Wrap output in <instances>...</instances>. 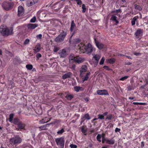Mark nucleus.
<instances>
[{"label": "nucleus", "mask_w": 148, "mask_h": 148, "mask_svg": "<svg viewBox=\"0 0 148 148\" xmlns=\"http://www.w3.org/2000/svg\"><path fill=\"white\" fill-rule=\"evenodd\" d=\"M80 76L81 78L82 82L87 81L90 75V72L88 70L87 66L86 65H82L79 69Z\"/></svg>", "instance_id": "1"}, {"label": "nucleus", "mask_w": 148, "mask_h": 148, "mask_svg": "<svg viewBox=\"0 0 148 148\" xmlns=\"http://www.w3.org/2000/svg\"><path fill=\"white\" fill-rule=\"evenodd\" d=\"M78 49L80 50L81 52L86 53L87 54L91 53L95 49L89 43L85 45L84 43L81 42L78 45Z\"/></svg>", "instance_id": "2"}, {"label": "nucleus", "mask_w": 148, "mask_h": 148, "mask_svg": "<svg viewBox=\"0 0 148 148\" xmlns=\"http://www.w3.org/2000/svg\"><path fill=\"white\" fill-rule=\"evenodd\" d=\"M0 32L4 36H7L12 34V30L10 29L6 26L2 25L0 27Z\"/></svg>", "instance_id": "3"}, {"label": "nucleus", "mask_w": 148, "mask_h": 148, "mask_svg": "<svg viewBox=\"0 0 148 148\" xmlns=\"http://www.w3.org/2000/svg\"><path fill=\"white\" fill-rule=\"evenodd\" d=\"M22 141V138L18 135L11 138L10 140V143L12 145H16L20 144Z\"/></svg>", "instance_id": "4"}, {"label": "nucleus", "mask_w": 148, "mask_h": 148, "mask_svg": "<svg viewBox=\"0 0 148 148\" xmlns=\"http://www.w3.org/2000/svg\"><path fill=\"white\" fill-rule=\"evenodd\" d=\"M66 30H62L60 34L55 39V41L58 43L62 42L67 34Z\"/></svg>", "instance_id": "5"}, {"label": "nucleus", "mask_w": 148, "mask_h": 148, "mask_svg": "<svg viewBox=\"0 0 148 148\" xmlns=\"http://www.w3.org/2000/svg\"><path fill=\"white\" fill-rule=\"evenodd\" d=\"M55 142L59 147L60 148H64L65 142L64 137H61L56 138Z\"/></svg>", "instance_id": "6"}, {"label": "nucleus", "mask_w": 148, "mask_h": 148, "mask_svg": "<svg viewBox=\"0 0 148 148\" xmlns=\"http://www.w3.org/2000/svg\"><path fill=\"white\" fill-rule=\"evenodd\" d=\"M13 6V3L7 2H3L2 5V6L3 9L7 11L11 8Z\"/></svg>", "instance_id": "7"}, {"label": "nucleus", "mask_w": 148, "mask_h": 148, "mask_svg": "<svg viewBox=\"0 0 148 148\" xmlns=\"http://www.w3.org/2000/svg\"><path fill=\"white\" fill-rule=\"evenodd\" d=\"M53 123H47L40 126L38 127V128L39 129V130L40 131L47 130H48V127H49L50 125Z\"/></svg>", "instance_id": "8"}, {"label": "nucleus", "mask_w": 148, "mask_h": 148, "mask_svg": "<svg viewBox=\"0 0 148 148\" xmlns=\"http://www.w3.org/2000/svg\"><path fill=\"white\" fill-rule=\"evenodd\" d=\"M97 93L98 95H109L108 91L105 89L98 90L97 91Z\"/></svg>", "instance_id": "9"}, {"label": "nucleus", "mask_w": 148, "mask_h": 148, "mask_svg": "<svg viewBox=\"0 0 148 148\" xmlns=\"http://www.w3.org/2000/svg\"><path fill=\"white\" fill-rule=\"evenodd\" d=\"M143 30L140 28L138 29L135 32L134 35L136 37L139 38L140 36H142L143 35Z\"/></svg>", "instance_id": "10"}, {"label": "nucleus", "mask_w": 148, "mask_h": 148, "mask_svg": "<svg viewBox=\"0 0 148 148\" xmlns=\"http://www.w3.org/2000/svg\"><path fill=\"white\" fill-rule=\"evenodd\" d=\"M94 39L95 44L99 49L101 50L104 47V45L103 44L99 42L96 38H94Z\"/></svg>", "instance_id": "11"}, {"label": "nucleus", "mask_w": 148, "mask_h": 148, "mask_svg": "<svg viewBox=\"0 0 148 148\" xmlns=\"http://www.w3.org/2000/svg\"><path fill=\"white\" fill-rule=\"evenodd\" d=\"M58 53L61 58H65L67 56L66 50L64 49L59 50Z\"/></svg>", "instance_id": "12"}, {"label": "nucleus", "mask_w": 148, "mask_h": 148, "mask_svg": "<svg viewBox=\"0 0 148 148\" xmlns=\"http://www.w3.org/2000/svg\"><path fill=\"white\" fill-rule=\"evenodd\" d=\"M38 1V0H27V5L29 7L37 3Z\"/></svg>", "instance_id": "13"}, {"label": "nucleus", "mask_w": 148, "mask_h": 148, "mask_svg": "<svg viewBox=\"0 0 148 148\" xmlns=\"http://www.w3.org/2000/svg\"><path fill=\"white\" fill-rule=\"evenodd\" d=\"M24 11V10L23 7L21 5L19 6L18 8V16H22L23 14Z\"/></svg>", "instance_id": "14"}, {"label": "nucleus", "mask_w": 148, "mask_h": 148, "mask_svg": "<svg viewBox=\"0 0 148 148\" xmlns=\"http://www.w3.org/2000/svg\"><path fill=\"white\" fill-rule=\"evenodd\" d=\"M38 25L36 24H28L27 25V27L29 29H33L37 27Z\"/></svg>", "instance_id": "15"}, {"label": "nucleus", "mask_w": 148, "mask_h": 148, "mask_svg": "<svg viewBox=\"0 0 148 148\" xmlns=\"http://www.w3.org/2000/svg\"><path fill=\"white\" fill-rule=\"evenodd\" d=\"M84 60V59L82 58L79 57H75L74 58V62L79 64L83 62Z\"/></svg>", "instance_id": "16"}, {"label": "nucleus", "mask_w": 148, "mask_h": 148, "mask_svg": "<svg viewBox=\"0 0 148 148\" xmlns=\"http://www.w3.org/2000/svg\"><path fill=\"white\" fill-rule=\"evenodd\" d=\"M17 125L18 130H20L24 129L25 126V124L21 121H20Z\"/></svg>", "instance_id": "17"}, {"label": "nucleus", "mask_w": 148, "mask_h": 148, "mask_svg": "<svg viewBox=\"0 0 148 148\" xmlns=\"http://www.w3.org/2000/svg\"><path fill=\"white\" fill-rule=\"evenodd\" d=\"M72 75V73L71 72H69L63 75L62 78L64 79L67 78H71Z\"/></svg>", "instance_id": "18"}, {"label": "nucleus", "mask_w": 148, "mask_h": 148, "mask_svg": "<svg viewBox=\"0 0 148 148\" xmlns=\"http://www.w3.org/2000/svg\"><path fill=\"white\" fill-rule=\"evenodd\" d=\"M117 17L114 15H112L111 17L110 18V20L113 22H115L116 23L115 25H116L119 23V21L117 20Z\"/></svg>", "instance_id": "19"}, {"label": "nucleus", "mask_w": 148, "mask_h": 148, "mask_svg": "<svg viewBox=\"0 0 148 148\" xmlns=\"http://www.w3.org/2000/svg\"><path fill=\"white\" fill-rule=\"evenodd\" d=\"M75 91L78 92L80 91H82L84 90V88L80 86H76L74 87Z\"/></svg>", "instance_id": "20"}, {"label": "nucleus", "mask_w": 148, "mask_h": 148, "mask_svg": "<svg viewBox=\"0 0 148 148\" xmlns=\"http://www.w3.org/2000/svg\"><path fill=\"white\" fill-rule=\"evenodd\" d=\"M41 49V45L40 44H37L34 49V52L36 53L40 51Z\"/></svg>", "instance_id": "21"}, {"label": "nucleus", "mask_w": 148, "mask_h": 148, "mask_svg": "<svg viewBox=\"0 0 148 148\" xmlns=\"http://www.w3.org/2000/svg\"><path fill=\"white\" fill-rule=\"evenodd\" d=\"M76 27V25L74 22L73 20L71 22L70 30L71 32H73L74 29Z\"/></svg>", "instance_id": "22"}, {"label": "nucleus", "mask_w": 148, "mask_h": 148, "mask_svg": "<svg viewBox=\"0 0 148 148\" xmlns=\"http://www.w3.org/2000/svg\"><path fill=\"white\" fill-rule=\"evenodd\" d=\"M73 97L74 96L73 95L69 94H67L65 97L66 99L69 101H70L73 98Z\"/></svg>", "instance_id": "23"}, {"label": "nucleus", "mask_w": 148, "mask_h": 148, "mask_svg": "<svg viewBox=\"0 0 148 148\" xmlns=\"http://www.w3.org/2000/svg\"><path fill=\"white\" fill-rule=\"evenodd\" d=\"M90 119L91 117L87 113L84 114V116L81 119H84V120L85 119L89 120Z\"/></svg>", "instance_id": "24"}, {"label": "nucleus", "mask_w": 148, "mask_h": 148, "mask_svg": "<svg viewBox=\"0 0 148 148\" xmlns=\"http://www.w3.org/2000/svg\"><path fill=\"white\" fill-rule=\"evenodd\" d=\"M115 140L112 139H108L106 142V143L109 145H113L115 143Z\"/></svg>", "instance_id": "25"}, {"label": "nucleus", "mask_w": 148, "mask_h": 148, "mask_svg": "<svg viewBox=\"0 0 148 148\" xmlns=\"http://www.w3.org/2000/svg\"><path fill=\"white\" fill-rule=\"evenodd\" d=\"M47 118V117H45L39 121V123L41 124H44L45 123H47L46 119Z\"/></svg>", "instance_id": "26"}, {"label": "nucleus", "mask_w": 148, "mask_h": 148, "mask_svg": "<svg viewBox=\"0 0 148 148\" xmlns=\"http://www.w3.org/2000/svg\"><path fill=\"white\" fill-rule=\"evenodd\" d=\"M116 61L115 59L114 58H111L108 59V62L110 64H113Z\"/></svg>", "instance_id": "27"}, {"label": "nucleus", "mask_w": 148, "mask_h": 148, "mask_svg": "<svg viewBox=\"0 0 148 148\" xmlns=\"http://www.w3.org/2000/svg\"><path fill=\"white\" fill-rule=\"evenodd\" d=\"M65 132V130L64 128H62L61 130H58L57 132V134L59 135H62L63 133Z\"/></svg>", "instance_id": "28"}, {"label": "nucleus", "mask_w": 148, "mask_h": 148, "mask_svg": "<svg viewBox=\"0 0 148 148\" xmlns=\"http://www.w3.org/2000/svg\"><path fill=\"white\" fill-rule=\"evenodd\" d=\"M135 8L139 11H141L142 10V7L139 5L135 4L134 5Z\"/></svg>", "instance_id": "29"}, {"label": "nucleus", "mask_w": 148, "mask_h": 148, "mask_svg": "<svg viewBox=\"0 0 148 148\" xmlns=\"http://www.w3.org/2000/svg\"><path fill=\"white\" fill-rule=\"evenodd\" d=\"M112 117V114H110L109 115H107L106 118L105 119V120H111Z\"/></svg>", "instance_id": "30"}, {"label": "nucleus", "mask_w": 148, "mask_h": 148, "mask_svg": "<svg viewBox=\"0 0 148 148\" xmlns=\"http://www.w3.org/2000/svg\"><path fill=\"white\" fill-rule=\"evenodd\" d=\"M122 11L120 9H119L118 10H113L112 12V13H116L115 14L116 15V14L118 13L121 12Z\"/></svg>", "instance_id": "31"}, {"label": "nucleus", "mask_w": 148, "mask_h": 148, "mask_svg": "<svg viewBox=\"0 0 148 148\" xmlns=\"http://www.w3.org/2000/svg\"><path fill=\"white\" fill-rule=\"evenodd\" d=\"M26 67L28 70H30L33 69V66L32 64H27L26 65Z\"/></svg>", "instance_id": "32"}, {"label": "nucleus", "mask_w": 148, "mask_h": 148, "mask_svg": "<svg viewBox=\"0 0 148 148\" xmlns=\"http://www.w3.org/2000/svg\"><path fill=\"white\" fill-rule=\"evenodd\" d=\"M93 58L96 61L98 62L100 58V57L99 55H95L93 56Z\"/></svg>", "instance_id": "33"}, {"label": "nucleus", "mask_w": 148, "mask_h": 148, "mask_svg": "<svg viewBox=\"0 0 148 148\" xmlns=\"http://www.w3.org/2000/svg\"><path fill=\"white\" fill-rule=\"evenodd\" d=\"M105 135L104 134L101 135V137L102 138V142L103 143H104L105 141L106 142L107 140H108L105 138Z\"/></svg>", "instance_id": "34"}, {"label": "nucleus", "mask_w": 148, "mask_h": 148, "mask_svg": "<svg viewBox=\"0 0 148 148\" xmlns=\"http://www.w3.org/2000/svg\"><path fill=\"white\" fill-rule=\"evenodd\" d=\"M101 135L100 134H98L97 136V140L99 142H100L101 141Z\"/></svg>", "instance_id": "35"}, {"label": "nucleus", "mask_w": 148, "mask_h": 148, "mask_svg": "<svg viewBox=\"0 0 148 148\" xmlns=\"http://www.w3.org/2000/svg\"><path fill=\"white\" fill-rule=\"evenodd\" d=\"M137 20V18L136 17H134L131 21V23L132 25H135L136 21Z\"/></svg>", "instance_id": "36"}, {"label": "nucleus", "mask_w": 148, "mask_h": 148, "mask_svg": "<svg viewBox=\"0 0 148 148\" xmlns=\"http://www.w3.org/2000/svg\"><path fill=\"white\" fill-rule=\"evenodd\" d=\"M19 119L18 118H15L14 119V124L17 125L20 122Z\"/></svg>", "instance_id": "37"}, {"label": "nucleus", "mask_w": 148, "mask_h": 148, "mask_svg": "<svg viewBox=\"0 0 148 148\" xmlns=\"http://www.w3.org/2000/svg\"><path fill=\"white\" fill-rule=\"evenodd\" d=\"M133 104L134 105H145L146 104V103H139V102H134L133 103Z\"/></svg>", "instance_id": "38"}, {"label": "nucleus", "mask_w": 148, "mask_h": 148, "mask_svg": "<svg viewBox=\"0 0 148 148\" xmlns=\"http://www.w3.org/2000/svg\"><path fill=\"white\" fill-rule=\"evenodd\" d=\"M103 68L105 69V70L107 71H112V70L110 69V68L108 66H104L103 67Z\"/></svg>", "instance_id": "39"}, {"label": "nucleus", "mask_w": 148, "mask_h": 148, "mask_svg": "<svg viewBox=\"0 0 148 148\" xmlns=\"http://www.w3.org/2000/svg\"><path fill=\"white\" fill-rule=\"evenodd\" d=\"M98 119L101 120L104 119V116L103 114H99L98 115Z\"/></svg>", "instance_id": "40"}, {"label": "nucleus", "mask_w": 148, "mask_h": 148, "mask_svg": "<svg viewBox=\"0 0 148 148\" xmlns=\"http://www.w3.org/2000/svg\"><path fill=\"white\" fill-rule=\"evenodd\" d=\"M82 12L84 13L85 12L86 10L85 5L84 4H83L82 5Z\"/></svg>", "instance_id": "41"}, {"label": "nucleus", "mask_w": 148, "mask_h": 148, "mask_svg": "<svg viewBox=\"0 0 148 148\" xmlns=\"http://www.w3.org/2000/svg\"><path fill=\"white\" fill-rule=\"evenodd\" d=\"M14 115L13 114H10L9 115V121L10 122H11L12 120L14 117Z\"/></svg>", "instance_id": "42"}, {"label": "nucleus", "mask_w": 148, "mask_h": 148, "mask_svg": "<svg viewBox=\"0 0 148 148\" xmlns=\"http://www.w3.org/2000/svg\"><path fill=\"white\" fill-rule=\"evenodd\" d=\"M75 58V57L74 56V55L73 54H71L69 56V59L70 60H71L74 61V58Z\"/></svg>", "instance_id": "43"}, {"label": "nucleus", "mask_w": 148, "mask_h": 148, "mask_svg": "<svg viewBox=\"0 0 148 148\" xmlns=\"http://www.w3.org/2000/svg\"><path fill=\"white\" fill-rule=\"evenodd\" d=\"M105 59H104V58L103 57H102L99 62V64L100 65L103 64L104 63V62L105 61Z\"/></svg>", "instance_id": "44"}, {"label": "nucleus", "mask_w": 148, "mask_h": 148, "mask_svg": "<svg viewBox=\"0 0 148 148\" xmlns=\"http://www.w3.org/2000/svg\"><path fill=\"white\" fill-rule=\"evenodd\" d=\"M60 49L59 47H57L56 46H55L53 49V51L54 52H57Z\"/></svg>", "instance_id": "45"}, {"label": "nucleus", "mask_w": 148, "mask_h": 148, "mask_svg": "<svg viewBox=\"0 0 148 148\" xmlns=\"http://www.w3.org/2000/svg\"><path fill=\"white\" fill-rule=\"evenodd\" d=\"M75 1L77 2V4L79 5V6L81 7L80 5L82 4V2L81 0H76Z\"/></svg>", "instance_id": "46"}, {"label": "nucleus", "mask_w": 148, "mask_h": 148, "mask_svg": "<svg viewBox=\"0 0 148 148\" xmlns=\"http://www.w3.org/2000/svg\"><path fill=\"white\" fill-rule=\"evenodd\" d=\"M36 20V18L35 16H34L30 20V22L31 23H34Z\"/></svg>", "instance_id": "47"}, {"label": "nucleus", "mask_w": 148, "mask_h": 148, "mask_svg": "<svg viewBox=\"0 0 148 148\" xmlns=\"http://www.w3.org/2000/svg\"><path fill=\"white\" fill-rule=\"evenodd\" d=\"M128 77V76H125L123 77H122L119 80L120 81H124L127 79Z\"/></svg>", "instance_id": "48"}, {"label": "nucleus", "mask_w": 148, "mask_h": 148, "mask_svg": "<svg viewBox=\"0 0 148 148\" xmlns=\"http://www.w3.org/2000/svg\"><path fill=\"white\" fill-rule=\"evenodd\" d=\"M81 131L82 132V133L84 134L86 133L87 132V130L86 129H85L84 127L83 126L81 128Z\"/></svg>", "instance_id": "49"}, {"label": "nucleus", "mask_w": 148, "mask_h": 148, "mask_svg": "<svg viewBox=\"0 0 148 148\" xmlns=\"http://www.w3.org/2000/svg\"><path fill=\"white\" fill-rule=\"evenodd\" d=\"M29 42L30 40L28 39H27L25 40L23 43V44L26 45L28 44L29 43Z\"/></svg>", "instance_id": "50"}, {"label": "nucleus", "mask_w": 148, "mask_h": 148, "mask_svg": "<svg viewBox=\"0 0 148 148\" xmlns=\"http://www.w3.org/2000/svg\"><path fill=\"white\" fill-rule=\"evenodd\" d=\"M70 147L71 148H77V146L75 144H71L70 145Z\"/></svg>", "instance_id": "51"}, {"label": "nucleus", "mask_w": 148, "mask_h": 148, "mask_svg": "<svg viewBox=\"0 0 148 148\" xmlns=\"http://www.w3.org/2000/svg\"><path fill=\"white\" fill-rule=\"evenodd\" d=\"M80 41L81 40L80 39L77 38L75 40L74 42L75 44H77L79 43Z\"/></svg>", "instance_id": "52"}, {"label": "nucleus", "mask_w": 148, "mask_h": 148, "mask_svg": "<svg viewBox=\"0 0 148 148\" xmlns=\"http://www.w3.org/2000/svg\"><path fill=\"white\" fill-rule=\"evenodd\" d=\"M42 57L40 53H37L36 55V57L38 58V59H39V58H41Z\"/></svg>", "instance_id": "53"}, {"label": "nucleus", "mask_w": 148, "mask_h": 148, "mask_svg": "<svg viewBox=\"0 0 148 148\" xmlns=\"http://www.w3.org/2000/svg\"><path fill=\"white\" fill-rule=\"evenodd\" d=\"M133 53L134 55L136 56H140L141 55V53H137L135 52H134Z\"/></svg>", "instance_id": "54"}, {"label": "nucleus", "mask_w": 148, "mask_h": 148, "mask_svg": "<svg viewBox=\"0 0 148 148\" xmlns=\"http://www.w3.org/2000/svg\"><path fill=\"white\" fill-rule=\"evenodd\" d=\"M43 77V76H39L38 78V80L39 81H42V79Z\"/></svg>", "instance_id": "55"}, {"label": "nucleus", "mask_w": 148, "mask_h": 148, "mask_svg": "<svg viewBox=\"0 0 148 148\" xmlns=\"http://www.w3.org/2000/svg\"><path fill=\"white\" fill-rule=\"evenodd\" d=\"M42 37V35L41 34H39L36 36V37L38 39H40Z\"/></svg>", "instance_id": "56"}, {"label": "nucleus", "mask_w": 148, "mask_h": 148, "mask_svg": "<svg viewBox=\"0 0 148 148\" xmlns=\"http://www.w3.org/2000/svg\"><path fill=\"white\" fill-rule=\"evenodd\" d=\"M121 130V129L120 128H116L115 129V132H119Z\"/></svg>", "instance_id": "57"}, {"label": "nucleus", "mask_w": 148, "mask_h": 148, "mask_svg": "<svg viewBox=\"0 0 148 148\" xmlns=\"http://www.w3.org/2000/svg\"><path fill=\"white\" fill-rule=\"evenodd\" d=\"M145 145L144 142L143 141H142L141 143V148H143Z\"/></svg>", "instance_id": "58"}, {"label": "nucleus", "mask_w": 148, "mask_h": 148, "mask_svg": "<svg viewBox=\"0 0 148 148\" xmlns=\"http://www.w3.org/2000/svg\"><path fill=\"white\" fill-rule=\"evenodd\" d=\"M89 98V97H86L84 99L85 101L86 102H88V101Z\"/></svg>", "instance_id": "59"}, {"label": "nucleus", "mask_w": 148, "mask_h": 148, "mask_svg": "<svg viewBox=\"0 0 148 148\" xmlns=\"http://www.w3.org/2000/svg\"><path fill=\"white\" fill-rule=\"evenodd\" d=\"M123 56H125L127 58L129 59H132V58L128 56H125V55H122Z\"/></svg>", "instance_id": "60"}, {"label": "nucleus", "mask_w": 148, "mask_h": 148, "mask_svg": "<svg viewBox=\"0 0 148 148\" xmlns=\"http://www.w3.org/2000/svg\"><path fill=\"white\" fill-rule=\"evenodd\" d=\"M132 64V63L130 62H127L125 63V65H130Z\"/></svg>", "instance_id": "61"}, {"label": "nucleus", "mask_w": 148, "mask_h": 148, "mask_svg": "<svg viewBox=\"0 0 148 148\" xmlns=\"http://www.w3.org/2000/svg\"><path fill=\"white\" fill-rule=\"evenodd\" d=\"M108 114V112H104L103 114V115H104V116L107 115Z\"/></svg>", "instance_id": "62"}, {"label": "nucleus", "mask_w": 148, "mask_h": 148, "mask_svg": "<svg viewBox=\"0 0 148 148\" xmlns=\"http://www.w3.org/2000/svg\"><path fill=\"white\" fill-rule=\"evenodd\" d=\"M51 119L52 118H48V119L47 120V123L50 121L51 120Z\"/></svg>", "instance_id": "63"}, {"label": "nucleus", "mask_w": 148, "mask_h": 148, "mask_svg": "<svg viewBox=\"0 0 148 148\" xmlns=\"http://www.w3.org/2000/svg\"><path fill=\"white\" fill-rule=\"evenodd\" d=\"M128 89L130 90H131L132 89V88L130 86H128Z\"/></svg>", "instance_id": "64"}]
</instances>
